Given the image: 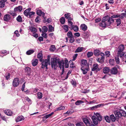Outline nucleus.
<instances>
[{"mask_svg":"<svg viewBox=\"0 0 126 126\" xmlns=\"http://www.w3.org/2000/svg\"><path fill=\"white\" fill-rule=\"evenodd\" d=\"M51 64L53 68L55 69L59 65L61 69L62 68V72H64V64L63 61H61L60 59L59 58H53L51 60Z\"/></svg>","mask_w":126,"mask_h":126,"instance_id":"1","label":"nucleus"},{"mask_svg":"<svg viewBox=\"0 0 126 126\" xmlns=\"http://www.w3.org/2000/svg\"><path fill=\"white\" fill-rule=\"evenodd\" d=\"M96 117L95 116H93L92 117V119L94 123L96 125L98 123V121H101L102 120V116L100 115V114L98 113H96L95 114Z\"/></svg>","mask_w":126,"mask_h":126,"instance_id":"2","label":"nucleus"},{"mask_svg":"<svg viewBox=\"0 0 126 126\" xmlns=\"http://www.w3.org/2000/svg\"><path fill=\"white\" fill-rule=\"evenodd\" d=\"M114 20L111 17L107 16L103 17L102 21L105 22L108 25H110L114 22Z\"/></svg>","mask_w":126,"mask_h":126,"instance_id":"3","label":"nucleus"},{"mask_svg":"<svg viewBox=\"0 0 126 126\" xmlns=\"http://www.w3.org/2000/svg\"><path fill=\"white\" fill-rule=\"evenodd\" d=\"M82 119L87 126H95L93 124H91V121L90 118L87 117H84Z\"/></svg>","mask_w":126,"mask_h":126,"instance_id":"4","label":"nucleus"},{"mask_svg":"<svg viewBox=\"0 0 126 126\" xmlns=\"http://www.w3.org/2000/svg\"><path fill=\"white\" fill-rule=\"evenodd\" d=\"M30 30L32 33V35L35 37H37L38 36V34L36 33L37 30L36 28L33 27H31L29 28Z\"/></svg>","mask_w":126,"mask_h":126,"instance_id":"5","label":"nucleus"},{"mask_svg":"<svg viewBox=\"0 0 126 126\" xmlns=\"http://www.w3.org/2000/svg\"><path fill=\"white\" fill-rule=\"evenodd\" d=\"M40 61L42 62V68H44L45 67H46L47 69V66L48 64H50V62L44 59H43L42 61Z\"/></svg>","mask_w":126,"mask_h":126,"instance_id":"6","label":"nucleus"},{"mask_svg":"<svg viewBox=\"0 0 126 126\" xmlns=\"http://www.w3.org/2000/svg\"><path fill=\"white\" fill-rule=\"evenodd\" d=\"M89 68L88 66H82L81 68V70L83 74H86L87 73V71H89Z\"/></svg>","mask_w":126,"mask_h":126,"instance_id":"7","label":"nucleus"},{"mask_svg":"<svg viewBox=\"0 0 126 126\" xmlns=\"http://www.w3.org/2000/svg\"><path fill=\"white\" fill-rule=\"evenodd\" d=\"M118 55L122 59V60L124 61L126 58V52H118Z\"/></svg>","mask_w":126,"mask_h":126,"instance_id":"8","label":"nucleus"},{"mask_svg":"<svg viewBox=\"0 0 126 126\" xmlns=\"http://www.w3.org/2000/svg\"><path fill=\"white\" fill-rule=\"evenodd\" d=\"M19 81L18 78H15L13 82V85L14 87H16L18 86L19 84Z\"/></svg>","mask_w":126,"mask_h":126,"instance_id":"9","label":"nucleus"},{"mask_svg":"<svg viewBox=\"0 0 126 126\" xmlns=\"http://www.w3.org/2000/svg\"><path fill=\"white\" fill-rule=\"evenodd\" d=\"M110 72L111 74L115 75L118 72V71L116 67H114L110 70Z\"/></svg>","mask_w":126,"mask_h":126,"instance_id":"10","label":"nucleus"},{"mask_svg":"<svg viewBox=\"0 0 126 126\" xmlns=\"http://www.w3.org/2000/svg\"><path fill=\"white\" fill-rule=\"evenodd\" d=\"M81 66H89L88 64L87 63V61L85 60H82L81 61Z\"/></svg>","mask_w":126,"mask_h":126,"instance_id":"11","label":"nucleus"},{"mask_svg":"<svg viewBox=\"0 0 126 126\" xmlns=\"http://www.w3.org/2000/svg\"><path fill=\"white\" fill-rule=\"evenodd\" d=\"M25 118L24 117L21 115L18 116L16 119L15 120L16 122H17L23 120Z\"/></svg>","mask_w":126,"mask_h":126,"instance_id":"12","label":"nucleus"},{"mask_svg":"<svg viewBox=\"0 0 126 126\" xmlns=\"http://www.w3.org/2000/svg\"><path fill=\"white\" fill-rule=\"evenodd\" d=\"M36 12L37 14L39 16H42L43 17H44L45 15V14L44 12L41 10H39L38 9H36Z\"/></svg>","mask_w":126,"mask_h":126,"instance_id":"13","label":"nucleus"},{"mask_svg":"<svg viewBox=\"0 0 126 126\" xmlns=\"http://www.w3.org/2000/svg\"><path fill=\"white\" fill-rule=\"evenodd\" d=\"M114 113L116 117H121V110H116L114 112Z\"/></svg>","mask_w":126,"mask_h":126,"instance_id":"14","label":"nucleus"},{"mask_svg":"<svg viewBox=\"0 0 126 126\" xmlns=\"http://www.w3.org/2000/svg\"><path fill=\"white\" fill-rule=\"evenodd\" d=\"M110 71V69L109 68L107 67H105L103 69V72L105 74L108 73Z\"/></svg>","mask_w":126,"mask_h":126,"instance_id":"15","label":"nucleus"},{"mask_svg":"<svg viewBox=\"0 0 126 126\" xmlns=\"http://www.w3.org/2000/svg\"><path fill=\"white\" fill-rule=\"evenodd\" d=\"M4 112L5 114L8 116H11L13 114V112L12 111L9 110H5Z\"/></svg>","mask_w":126,"mask_h":126,"instance_id":"16","label":"nucleus"},{"mask_svg":"<svg viewBox=\"0 0 126 126\" xmlns=\"http://www.w3.org/2000/svg\"><path fill=\"white\" fill-rule=\"evenodd\" d=\"M31 69L29 67H26L25 69V72L29 75H30L31 73Z\"/></svg>","mask_w":126,"mask_h":126,"instance_id":"17","label":"nucleus"},{"mask_svg":"<svg viewBox=\"0 0 126 126\" xmlns=\"http://www.w3.org/2000/svg\"><path fill=\"white\" fill-rule=\"evenodd\" d=\"M80 28L82 30L85 31L87 30V26L85 24H82L80 26Z\"/></svg>","mask_w":126,"mask_h":126,"instance_id":"18","label":"nucleus"},{"mask_svg":"<svg viewBox=\"0 0 126 126\" xmlns=\"http://www.w3.org/2000/svg\"><path fill=\"white\" fill-rule=\"evenodd\" d=\"M31 10V8H29L25 10L24 12V15L27 17H28V14L30 12V11Z\"/></svg>","mask_w":126,"mask_h":126,"instance_id":"19","label":"nucleus"},{"mask_svg":"<svg viewBox=\"0 0 126 126\" xmlns=\"http://www.w3.org/2000/svg\"><path fill=\"white\" fill-rule=\"evenodd\" d=\"M125 47L123 45H121L119 46L118 47L119 50L118 52H123L124 49Z\"/></svg>","mask_w":126,"mask_h":126,"instance_id":"20","label":"nucleus"},{"mask_svg":"<svg viewBox=\"0 0 126 126\" xmlns=\"http://www.w3.org/2000/svg\"><path fill=\"white\" fill-rule=\"evenodd\" d=\"M10 15L8 14L5 15L4 17V20L5 21H8L10 19Z\"/></svg>","mask_w":126,"mask_h":126,"instance_id":"21","label":"nucleus"},{"mask_svg":"<svg viewBox=\"0 0 126 126\" xmlns=\"http://www.w3.org/2000/svg\"><path fill=\"white\" fill-rule=\"evenodd\" d=\"M68 23L69 25L71 27H73V23L72 21H73V18H70L68 20Z\"/></svg>","mask_w":126,"mask_h":126,"instance_id":"22","label":"nucleus"},{"mask_svg":"<svg viewBox=\"0 0 126 126\" xmlns=\"http://www.w3.org/2000/svg\"><path fill=\"white\" fill-rule=\"evenodd\" d=\"M6 1V0H0V7L2 8L4 7L5 2Z\"/></svg>","mask_w":126,"mask_h":126,"instance_id":"23","label":"nucleus"},{"mask_svg":"<svg viewBox=\"0 0 126 126\" xmlns=\"http://www.w3.org/2000/svg\"><path fill=\"white\" fill-rule=\"evenodd\" d=\"M100 51L98 49L94 50V55L97 56H98L100 55Z\"/></svg>","mask_w":126,"mask_h":126,"instance_id":"24","label":"nucleus"},{"mask_svg":"<svg viewBox=\"0 0 126 126\" xmlns=\"http://www.w3.org/2000/svg\"><path fill=\"white\" fill-rule=\"evenodd\" d=\"M71 30L73 29L76 32H77L79 30L78 27L76 25H74L73 27H72L70 28Z\"/></svg>","mask_w":126,"mask_h":126,"instance_id":"25","label":"nucleus"},{"mask_svg":"<svg viewBox=\"0 0 126 126\" xmlns=\"http://www.w3.org/2000/svg\"><path fill=\"white\" fill-rule=\"evenodd\" d=\"M106 25L109 26L105 22L102 21V22L99 24V26L102 28H105Z\"/></svg>","mask_w":126,"mask_h":126,"instance_id":"26","label":"nucleus"},{"mask_svg":"<svg viewBox=\"0 0 126 126\" xmlns=\"http://www.w3.org/2000/svg\"><path fill=\"white\" fill-rule=\"evenodd\" d=\"M38 60L36 59L33 60L32 61V63L33 66H35L37 65L38 63Z\"/></svg>","mask_w":126,"mask_h":126,"instance_id":"27","label":"nucleus"},{"mask_svg":"<svg viewBox=\"0 0 126 126\" xmlns=\"http://www.w3.org/2000/svg\"><path fill=\"white\" fill-rule=\"evenodd\" d=\"M22 10V7L21 6H19L15 8L14 9L15 11L20 12Z\"/></svg>","mask_w":126,"mask_h":126,"instance_id":"28","label":"nucleus"},{"mask_svg":"<svg viewBox=\"0 0 126 126\" xmlns=\"http://www.w3.org/2000/svg\"><path fill=\"white\" fill-rule=\"evenodd\" d=\"M83 48L82 47H79L76 50L75 52L76 53L81 52Z\"/></svg>","mask_w":126,"mask_h":126,"instance_id":"29","label":"nucleus"},{"mask_svg":"<svg viewBox=\"0 0 126 126\" xmlns=\"http://www.w3.org/2000/svg\"><path fill=\"white\" fill-rule=\"evenodd\" d=\"M104 59H102V58L100 59L99 58H97L96 59V61L101 63H104Z\"/></svg>","mask_w":126,"mask_h":126,"instance_id":"30","label":"nucleus"},{"mask_svg":"<svg viewBox=\"0 0 126 126\" xmlns=\"http://www.w3.org/2000/svg\"><path fill=\"white\" fill-rule=\"evenodd\" d=\"M98 65L96 63L94 64L93 65V67L92 69V71H94L98 68Z\"/></svg>","mask_w":126,"mask_h":126,"instance_id":"31","label":"nucleus"},{"mask_svg":"<svg viewBox=\"0 0 126 126\" xmlns=\"http://www.w3.org/2000/svg\"><path fill=\"white\" fill-rule=\"evenodd\" d=\"M37 57L38 59H39V60L40 61H42L43 59V54L41 53H39L37 55Z\"/></svg>","mask_w":126,"mask_h":126,"instance_id":"32","label":"nucleus"},{"mask_svg":"<svg viewBox=\"0 0 126 126\" xmlns=\"http://www.w3.org/2000/svg\"><path fill=\"white\" fill-rule=\"evenodd\" d=\"M63 27L64 30L65 32H67L68 31V27L67 25H64L63 26Z\"/></svg>","mask_w":126,"mask_h":126,"instance_id":"33","label":"nucleus"},{"mask_svg":"<svg viewBox=\"0 0 126 126\" xmlns=\"http://www.w3.org/2000/svg\"><path fill=\"white\" fill-rule=\"evenodd\" d=\"M65 17L69 19L70 18H72L71 16V14L69 13H67L64 15Z\"/></svg>","mask_w":126,"mask_h":126,"instance_id":"34","label":"nucleus"},{"mask_svg":"<svg viewBox=\"0 0 126 126\" xmlns=\"http://www.w3.org/2000/svg\"><path fill=\"white\" fill-rule=\"evenodd\" d=\"M53 112H52L50 114L45 116H44L43 117V118L45 119H46L49 118V117H50L52 115H53Z\"/></svg>","mask_w":126,"mask_h":126,"instance_id":"35","label":"nucleus"},{"mask_svg":"<svg viewBox=\"0 0 126 126\" xmlns=\"http://www.w3.org/2000/svg\"><path fill=\"white\" fill-rule=\"evenodd\" d=\"M119 17L120 19H123L124 18V16H126V13H123L121 14H119Z\"/></svg>","mask_w":126,"mask_h":126,"instance_id":"36","label":"nucleus"},{"mask_svg":"<svg viewBox=\"0 0 126 126\" xmlns=\"http://www.w3.org/2000/svg\"><path fill=\"white\" fill-rule=\"evenodd\" d=\"M121 117L122 116L125 117L126 116V112L123 110H121Z\"/></svg>","mask_w":126,"mask_h":126,"instance_id":"37","label":"nucleus"},{"mask_svg":"<svg viewBox=\"0 0 126 126\" xmlns=\"http://www.w3.org/2000/svg\"><path fill=\"white\" fill-rule=\"evenodd\" d=\"M67 35L69 38L72 37L73 36V35L72 32L71 31H69L67 33Z\"/></svg>","mask_w":126,"mask_h":126,"instance_id":"38","label":"nucleus"},{"mask_svg":"<svg viewBox=\"0 0 126 126\" xmlns=\"http://www.w3.org/2000/svg\"><path fill=\"white\" fill-rule=\"evenodd\" d=\"M37 96L38 99H41L42 97V93L40 92H38L37 93Z\"/></svg>","mask_w":126,"mask_h":126,"instance_id":"39","label":"nucleus"},{"mask_svg":"<svg viewBox=\"0 0 126 126\" xmlns=\"http://www.w3.org/2000/svg\"><path fill=\"white\" fill-rule=\"evenodd\" d=\"M34 52V51L33 50H30L27 51L26 53L28 55H30L32 54Z\"/></svg>","mask_w":126,"mask_h":126,"instance_id":"40","label":"nucleus"},{"mask_svg":"<svg viewBox=\"0 0 126 126\" xmlns=\"http://www.w3.org/2000/svg\"><path fill=\"white\" fill-rule=\"evenodd\" d=\"M16 20L19 22H22V18L21 16L19 15L16 18Z\"/></svg>","mask_w":126,"mask_h":126,"instance_id":"41","label":"nucleus"},{"mask_svg":"<svg viewBox=\"0 0 126 126\" xmlns=\"http://www.w3.org/2000/svg\"><path fill=\"white\" fill-rule=\"evenodd\" d=\"M49 29L48 30V32H51L54 31V28L51 25H49Z\"/></svg>","mask_w":126,"mask_h":126,"instance_id":"42","label":"nucleus"},{"mask_svg":"<svg viewBox=\"0 0 126 126\" xmlns=\"http://www.w3.org/2000/svg\"><path fill=\"white\" fill-rule=\"evenodd\" d=\"M93 53L92 52H89L87 54V56L88 58H89L92 56L93 55Z\"/></svg>","mask_w":126,"mask_h":126,"instance_id":"43","label":"nucleus"},{"mask_svg":"<svg viewBox=\"0 0 126 126\" xmlns=\"http://www.w3.org/2000/svg\"><path fill=\"white\" fill-rule=\"evenodd\" d=\"M110 118L111 120L113 122H114L115 120V118L113 115L112 114L110 115Z\"/></svg>","mask_w":126,"mask_h":126,"instance_id":"44","label":"nucleus"},{"mask_svg":"<svg viewBox=\"0 0 126 126\" xmlns=\"http://www.w3.org/2000/svg\"><path fill=\"white\" fill-rule=\"evenodd\" d=\"M105 119L106 121L108 123H110V119L109 117L108 116H107L105 117Z\"/></svg>","mask_w":126,"mask_h":126,"instance_id":"45","label":"nucleus"},{"mask_svg":"<svg viewBox=\"0 0 126 126\" xmlns=\"http://www.w3.org/2000/svg\"><path fill=\"white\" fill-rule=\"evenodd\" d=\"M115 61L117 64H119L120 63L119 59V56H117L115 57Z\"/></svg>","mask_w":126,"mask_h":126,"instance_id":"46","label":"nucleus"},{"mask_svg":"<svg viewBox=\"0 0 126 126\" xmlns=\"http://www.w3.org/2000/svg\"><path fill=\"white\" fill-rule=\"evenodd\" d=\"M76 126H84L83 123L82 122H79L77 123L76 125Z\"/></svg>","mask_w":126,"mask_h":126,"instance_id":"47","label":"nucleus"},{"mask_svg":"<svg viewBox=\"0 0 126 126\" xmlns=\"http://www.w3.org/2000/svg\"><path fill=\"white\" fill-rule=\"evenodd\" d=\"M65 108L63 106H60L56 109V110L58 111V110H64L65 109Z\"/></svg>","mask_w":126,"mask_h":126,"instance_id":"48","label":"nucleus"},{"mask_svg":"<svg viewBox=\"0 0 126 126\" xmlns=\"http://www.w3.org/2000/svg\"><path fill=\"white\" fill-rule=\"evenodd\" d=\"M83 102L81 100L77 101L75 103V104L76 105H79L80 104H82L83 103Z\"/></svg>","mask_w":126,"mask_h":126,"instance_id":"49","label":"nucleus"},{"mask_svg":"<svg viewBox=\"0 0 126 126\" xmlns=\"http://www.w3.org/2000/svg\"><path fill=\"white\" fill-rule=\"evenodd\" d=\"M15 11H11L9 12V13L12 16H16L17 14L15 12Z\"/></svg>","mask_w":126,"mask_h":126,"instance_id":"50","label":"nucleus"},{"mask_svg":"<svg viewBox=\"0 0 126 126\" xmlns=\"http://www.w3.org/2000/svg\"><path fill=\"white\" fill-rule=\"evenodd\" d=\"M42 29L43 30V31H43V32H47L48 30L46 26H43L42 28Z\"/></svg>","mask_w":126,"mask_h":126,"instance_id":"51","label":"nucleus"},{"mask_svg":"<svg viewBox=\"0 0 126 126\" xmlns=\"http://www.w3.org/2000/svg\"><path fill=\"white\" fill-rule=\"evenodd\" d=\"M65 22V19L64 17H62L60 19V22L62 24H64Z\"/></svg>","mask_w":126,"mask_h":126,"instance_id":"52","label":"nucleus"},{"mask_svg":"<svg viewBox=\"0 0 126 126\" xmlns=\"http://www.w3.org/2000/svg\"><path fill=\"white\" fill-rule=\"evenodd\" d=\"M116 22L117 24V26H118L121 24V20L120 19H117Z\"/></svg>","mask_w":126,"mask_h":126,"instance_id":"53","label":"nucleus"},{"mask_svg":"<svg viewBox=\"0 0 126 126\" xmlns=\"http://www.w3.org/2000/svg\"><path fill=\"white\" fill-rule=\"evenodd\" d=\"M35 13L33 12H31L29 13L28 14V16L29 17H31Z\"/></svg>","mask_w":126,"mask_h":126,"instance_id":"54","label":"nucleus"},{"mask_svg":"<svg viewBox=\"0 0 126 126\" xmlns=\"http://www.w3.org/2000/svg\"><path fill=\"white\" fill-rule=\"evenodd\" d=\"M109 62L110 64L111 65H113L114 63V59H111L109 60Z\"/></svg>","mask_w":126,"mask_h":126,"instance_id":"55","label":"nucleus"},{"mask_svg":"<svg viewBox=\"0 0 126 126\" xmlns=\"http://www.w3.org/2000/svg\"><path fill=\"white\" fill-rule=\"evenodd\" d=\"M42 33L41 34L42 36L45 38H47V34L44 32H43V31H42Z\"/></svg>","mask_w":126,"mask_h":126,"instance_id":"56","label":"nucleus"},{"mask_svg":"<svg viewBox=\"0 0 126 126\" xmlns=\"http://www.w3.org/2000/svg\"><path fill=\"white\" fill-rule=\"evenodd\" d=\"M119 14H114L111 16L110 17H111L112 18H117L119 17Z\"/></svg>","mask_w":126,"mask_h":126,"instance_id":"57","label":"nucleus"},{"mask_svg":"<svg viewBox=\"0 0 126 126\" xmlns=\"http://www.w3.org/2000/svg\"><path fill=\"white\" fill-rule=\"evenodd\" d=\"M70 39L69 40V42L71 43H72L74 42L75 40L73 37H72L71 38H70Z\"/></svg>","mask_w":126,"mask_h":126,"instance_id":"58","label":"nucleus"},{"mask_svg":"<svg viewBox=\"0 0 126 126\" xmlns=\"http://www.w3.org/2000/svg\"><path fill=\"white\" fill-rule=\"evenodd\" d=\"M14 34H15L17 37H18L19 36L20 34L17 30L16 31L14 32Z\"/></svg>","mask_w":126,"mask_h":126,"instance_id":"59","label":"nucleus"},{"mask_svg":"<svg viewBox=\"0 0 126 126\" xmlns=\"http://www.w3.org/2000/svg\"><path fill=\"white\" fill-rule=\"evenodd\" d=\"M105 55L107 57H109L110 55V52L107 51L105 52Z\"/></svg>","mask_w":126,"mask_h":126,"instance_id":"60","label":"nucleus"},{"mask_svg":"<svg viewBox=\"0 0 126 126\" xmlns=\"http://www.w3.org/2000/svg\"><path fill=\"white\" fill-rule=\"evenodd\" d=\"M50 50L51 51H54L55 49V47L54 45L51 46V47L50 48Z\"/></svg>","mask_w":126,"mask_h":126,"instance_id":"61","label":"nucleus"},{"mask_svg":"<svg viewBox=\"0 0 126 126\" xmlns=\"http://www.w3.org/2000/svg\"><path fill=\"white\" fill-rule=\"evenodd\" d=\"M78 54H75L73 56V59L72 60L73 61H74L76 59L77 57L78 56Z\"/></svg>","mask_w":126,"mask_h":126,"instance_id":"62","label":"nucleus"},{"mask_svg":"<svg viewBox=\"0 0 126 126\" xmlns=\"http://www.w3.org/2000/svg\"><path fill=\"white\" fill-rule=\"evenodd\" d=\"M100 55L101 56V58H102V59H103L104 60L105 56L104 54L102 52H100Z\"/></svg>","mask_w":126,"mask_h":126,"instance_id":"63","label":"nucleus"},{"mask_svg":"<svg viewBox=\"0 0 126 126\" xmlns=\"http://www.w3.org/2000/svg\"><path fill=\"white\" fill-rule=\"evenodd\" d=\"M73 112V111H72L71 110H69L66 112L65 114H67L68 115H70L72 114Z\"/></svg>","mask_w":126,"mask_h":126,"instance_id":"64","label":"nucleus"}]
</instances>
